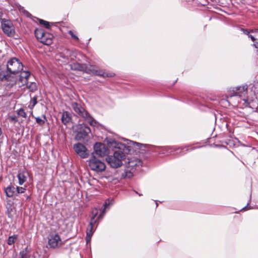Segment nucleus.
Masks as SVG:
<instances>
[{
	"label": "nucleus",
	"instance_id": "27",
	"mask_svg": "<svg viewBox=\"0 0 258 258\" xmlns=\"http://www.w3.org/2000/svg\"><path fill=\"white\" fill-rule=\"evenodd\" d=\"M17 114L18 115L22 116L23 117H26V113L24 111V109L22 108H20L17 111Z\"/></svg>",
	"mask_w": 258,
	"mask_h": 258
},
{
	"label": "nucleus",
	"instance_id": "11",
	"mask_svg": "<svg viewBox=\"0 0 258 258\" xmlns=\"http://www.w3.org/2000/svg\"><path fill=\"white\" fill-rule=\"evenodd\" d=\"M74 149L76 153L82 158L88 157L89 153L86 147L81 143H78L74 145Z\"/></svg>",
	"mask_w": 258,
	"mask_h": 258
},
{
	"label": "nucleus",
	"instance_id": "12",
	"mask_svg": "<svg viewBox=\"0 0 258 258\" xmlns=\"http://www.w3.org/2000/svg\"><path fill=\"white\" fill-rule=\"evenodd\" d=\"M247 91V86L244 85L242 86H238L234 88L232 92H230V95L232 96H239L240 97L244 96Z\"/></svg>",
	"mask_w": 258,
	"mask_h": 258
},
{
	"label": "nucleus",
	"instance_id": "31",
	"mask_svg": "<svg viewBox=\"0 0 258 258\" xmlns=\"http://www.w3.org/2000/svg\"><path fill=\"white\" fill-rule=\"evenodd\" d=\"M75 69L78 70H83L84 69V67L80 64H74Z\"/></svg>",
	"mask_w": 258,
	"mask_h": 258
},
{
	"label": "nucleus",
	"instance_id": "30",
	"mask_svg": "<svg viewBox=\"0 0 258 258\" xmlns=\"http://www.w3.org/2000/svg\"><path fill=\"white\" fill-rule=\"evenodd\" d=\"M36 121L37 123L41 125L44 124L45 123L44 120L42 119L39 117L36 118Z\"/></svg>",
	"mask_w": 258,
	"mask_h": 258
},
{
	"label": "nucleus",
	"instance_id": "37",
	"mask_svg": "<svg viewBox=\"0 0 258 258\" xmlns=\"http://www.w3.org/2000/svg\"><path fill=\"white\" fill-rule=\"evenodd\" d=\"M2 16H3V13H2V10L0 9V20H2Z\"/></svg>",
	"mask_w": 258,
	"mask_h": 258
},
{
	"label": "nucleus",
	"instance_id": "40",
	"mask_svg": "<svg viewBox=\"0 0 258 258\" xmlns=\"http://www.w3.org/2000/svg\"><path fill=\"white\" fill-rule=\"evenodd\" d=\"M249 205V203L247 204V205H246V206L244 207V208H243L242 209H245L246 208V207L248 206V205Z\"/></svg>",
	"mask_w": 258,
	"mask_h": 258
},
{
	"label": "nucleus",
	"instance_id": "23",
	"mask_svg": "<svg viewBox=\"0 0 258 258\" xmlns=\"http://www.w3.org/2000/svg\"><path fill=\"white\" fill-rule=\"evenodd\" d=\"M30 75V73L29 72L24 71L23 72H21L20 76V80L22 81L23 79H25L27 80L28 78L29 77Z\"/></svg>",
	"mask_w": 258,
	"mask_h": 258
},
{
	"label": "nucleus",
	"instance_id": "42",
	"mask_svg": "<svg viewBox=\"0 0 258 258\" xmlns=\"http://www.w3.org/2000/svg\"><path fill=\"white\" fill-rule=\"evenodd\" d=\"M131 176H132V173L130 172V175H128V176L130 177Z\"/></svg>",
	"mask_w": 258,
	"mask_h": 258
},
{
	"label": "nucleus",
	"instance_id": "17",
	"mask_svg": "<svg viewBox=\"0 0 258 258\" xmlns=\"http://www.w3.org/2000/svg\"><path fill=\"white\" fill-rule=\"evenodd\" d=\"M71 120V116L70 113L68 111H64L62 113L61 115V121L62 122L67 124Z\"/></svg>",
	"mask_w": 258,
	"mask_h": 258
},
{
	"label": "nucleus",
	"instance_id": "6",
	"mask_svg": "<svg viewBox=\"0 0 258 258\" xmlns=\"http://www.w3.org/2000/svg\"><path fill=\"white\" fill-rule=\"evenodd\" d=\"M86 71L88 73L94 75H96L103 78L112 77L114 76V74L112 72H106L103 70L98 69L95 66H90L86 67Z\"/></svg>",
	"mask_w": 258,
	"mask_h": 258
},
{
	"label": "nucleus",
	"instance_id": "35",
	"mask_svg": "<svg viewBox=\"0 0 258 258\" xmlns=\"http://www.w3.org/2000/svg\"><path fill=\"white\" fill-rule=\"evenodd\" d=\"M251 32H254L255 34L257 35V37H258V29H255L254 31L251 30Z\"/></svg>",
	"mask_w": 258,
	"mask_h": 258
},
{
	"label": "nucleus",
	"instance_id": "21",
	"mask_svg": "<svg viewBox=\"0 0 258 258\" xmlns=\"http://www.w3.org/2000/svg\"><path fill=\"white\" fill-rule=\"evenodd\" d=\"M27 87L30 91L34 92L37 89L36 84L34 82H31L27 84Z\"/></svg>",
	"mask_w": 258,
	"mask_h": 258
},
{
	"label": "nucleus",
	"instance_id": "36",
	"mask_svg": "<svg viewBox=\"0 0 258 258\" xmlns=\"http://www.w3.org/2000/svg\"><path fill=\"white\" fill-rule=\"evenodd\" d=\"M253 45L255 46V48H258V41L255 42L253 44Z\"/></svg>",
	"mask_w": 258,
	"mask_h": 258
},
{
	"label": "nucleus",
	"instance_id": "10",
	"mask_svg": "<svg viewBox=\"0 0 258 258\" xmlns=\"http://www.w3.org/2000/svg\"><path fill=\"white\" fill-rule=\"evenodd\" d=\"M48 244L50 247L55 248L62 245V242L59 236L56 233H51L49 235Z\"/></svg>",
	"mask_w": 258,
	"mask_h": 258
},
{
	"label": "nucleus",
	"instance_id": "7",
	"mask_svg": "<svg viewBox=\"0 0 258 258\" xmlns=\"http://www.w3.org/2000/svg\"><path fill=\"white\" fill-rule=\"evenodd\" d=\"M92 214H93V216L92 217L91 219V221L89 223V224L87 228L86 231V242L87 243H89L91 241V237L93 235V226L97 222V219L96 218L97 214L98 212L97 209H95L92 211Z\"/></svg>",
	"mask_w": 258,
	"mask_h": 258
},
{
	"label": "nucleus",
	"instance_id": "24",
	"mask_svg": "<svg viewBox=\"0 0 258 258\" xmlns=\"http://www.w3.org/2000/svg\"><path fill=\"white\" fill-rule=\"evenodd\" d=\"M37 96H34L31 99L30 104L28 106V107L31 109H32L33 108V107L35 106V105L37 104Z\"/></svg>",
	"mask_w": 258,
	"mask_h": 258
},
{
	"label": "nucleus",
	"instance_id": "34",
	"mask_svg": "<svg viewBox=\"0 0 258 258\" xmlns=\"http://www.w3.org/2000/svg\"><path fill=\"white\" fill-rule=\"evenodd\" d=\"M10 119H11V120L12 121H17V117L15 116H11L10 117Z\"/></svg>",
	"mask_w": 258,
	"mask_h": 258
},
{
	"label": "nucleus",
	"instance_id": "33",
	"mask_svg": "<svg viewBox=\"0 0 258 258\" xmlns=\"http://www.w3.org/2000/svg\"><path fill=\"white\" fill-rule=\"evenodd\" d=\"M241 30L244 32V34H245L247 35H248L249 34V32L247 30L241 29Z\"/></svg>",
	"mask_w": 258,
	"mask_h": 258
},
{
	"label": "nucleus",
	"instance_id": "15",
	"mask_svg": "<svg viewBox=\"0 0 258 258\" xmlns=\"http://www.w3.org/2000/svg\"><path fill=\"white\" fill-rule=\"evenodd\" d=\"M127 165L126 167L131 170L136 169L137 167L142 166V161L138 158L127 159Z\"/></svg>",
	"mask_w": 258,
	"mask_h": 258
},
{
	"label": "nucleus",
	"instance_id": "19",
	"mask_svg": "<svg viewBox=\"0 0 258 258\" xmlns=\"http://www.w3.org/2000/svg\"><path fill=\"white\" fill-rule=\"evenodd\" d=\"M15 187L13 186H8L5 189L6 195L8 197H12L15 193Z\"/></svg>",
	"mask_w": 258,
	"mask_h": 258
},
{
	"label": "nucleus",
	"instance_id": "14",
	"mask_svg": "<svg viewBox=\"0 0 258 258\" xmlns=\"http://www.w3.org/2000/svg\"><path fill=\"white\" fill-rule=\"evenodd\" d=\"M60 57L66 59V61H69L74 59V57H75L74 52L69 49L65 48L62 50L59 53Z\"/></svg>",
	"mask_w": 258,
	"mask_h": 258
},
{
	"label": "nucleus",
	"instance_id": "25",
	"mask_svg": "<svg viewBox=\"0 0 258 258\" xmlns=\"http://www.w3.org/2000/svg\"><path fill=\"white\" fill-rule=\"evenodd\" d=\"M28 251H27V248L20 251V258H28Z\"/></svg>",
	"mask_w": 258,
	"mask_h": 258
},
{
	"label": "nucleus",
	"instance_id": "18",
	"mask_svg": "<svg viewBox=\"0 0 258 258\" xmlns=\"http://www.w3.org/2000/svg\"><path fill=\"white\" fill-rule=\"evenodd\" d=\"M112 201H113L112 200L110 201L109 200H108L105 201V202L103 204L104 209L102 210L101 213L100 214V215L98 216L97 219H100V218H102V217L103 216V215L105 212L106 209H107L110 205H112L113 204Z\"/></svg>",
	"mask_w": 258,
	"mask_h": 258
},
{
	"label": "nucleus",
	"instance_id": "16",
	"mask_svg": "<svg viewBox=\"0 0 258 258\" xmlns=\"http://www.w3.org/2000/svg\"><path fill=\"white\" fill-rule=\"evenodd\" d=\"M28 174V173L25 171H21L18 173L17 177L20 185H23L26 181Z\"/></svg>",
	"mask_w": 258,
	"mask_h": 258
},
{
	"label": "nucleus",
	"instance_id": "20",
	"mask_svg": "<svg viewBox=\"0 0 258 258\" xmlns=\"http://www.w3.org/2000/svg\"><path fill=\"white\" fill-rule=\"evenodd\" d=\"M18 236L16 234L9 236L7 241L8 244L9 245L13 244L15 242V240L18 238Z\"/></svg>",
	"mask_w": 258,
	"mask_h": 258
},
{
	"label": "nucleus",
	"instance_id": "28",
	"mask_svg": "<svg viewBox=\"0 0 258 258\" xmlns=\"http://www.w3.org/2000/svg\"><path fill=\"white\" fill-rule=\"evenodd\" d=\"M17 191L19 194H23L25 192L26 190V186L24 187H19L17 186L16 188Z\"/></svg>",
	"mask_w": 258,
	"mask_h": 258
},
{
	"label": "nucleus",
	"instance_id": "8",
	"mask_svg": "<svg viewBox=\"0 0 258 258\" xmlns=\"http://www.w3.org/2000/svg\"><path fill=\"white\" fill-rule=\"evenodd\" d=\"M2 28L4 33L8 36H13L15 33L14 26L10 20L2 19Z\"/></svg>",
	"mask_w": 258,
	"mask_h": 258
},
{
	"label": "nucleus",
	"instance_id": "39",
	"mask_svg": "<svg viewBox=\"0 0 258 258\" xmlns=\"http://www.w3.org/2000/svg\"><path fill=\"white\" fill-rule=\"evenodd\" d=\"M135 192L137 194L139 195V196H142V194H139V193H138L137 191H135Z\"/></svg>",
	"mask_w": 258,
	"mask_h": 258
},
{
	"label": "nucleus",
	"instance_id": "13",
	"mask_svg": "<svg viewBox=\"0 0 258 258\" xmlns=\"http://www.w3.org/2000/svg\"><path fill=\"white\" fill-rule=\"evenodd\" d=\"M94 149L96 155L102 157L107 154V150L103 144L96 143L94 146Z\"/></svg>",
	"mask_w": 258,
	"mask_h": 258
},
{
	"label": "nucleus",
	"instance_id": "32",
	"mask_svg": "<svg viewBox=\"0 0 258 258\" xmlns=\"http://www.w3.org/2000/svg\"><path fill=\"white\" fill-rule=\"evenodd\" d=\"M248 36V37L250 38L252 41H254L255 40H256L255 42L258 41V38H257L256 35H252L251 34H249Z\"/></svg>",
	"mask_w": 258,
	"mask_h": 258
},
{
	"label": "nucleus",
	"instance_id": "3",
	"mask_svg": "<svg viewBox=\"0 0 258 258\" xmlns=\"http://www.w3.org/2000/svg\"><path fill=\"white\" fill-rule=\"evenodd\" d=\"M88 162L91 169L97 172H102L106 169L105 163L100 159L99 157H96L94 153L92 154Z\"/></svg>",
	"mask_w": 258,
	"mask_h": 258
},
{
	"label": "nucleus",
	"instance_id": "43",
	"mask_svg": "<svg viewBox=\"0 0 258 258\" xmlns=\"http://www.w3.org/2000/svg\"><path fill=\"white\" fill-rule=\"evenodd\" d=\"M178 150H181V149H178L177 150L176 153H178Z\"/></svg>",
	"mask_w": 258,
	"mask_h": 258
},
{
	"label": "nucleus",
	"instance_id": "9",
	"mask_svg": "<svg viewBox=\"0 0 258 258\" xmlns=\"http://www.w3.org/2000/svg\"><path fill=\"white\" fill-rule=\"evenodd\" d=\"M90 132L89 127L84 123L80 124L78 126L76 138L80 140L84 139Z\"/></svg>",
	"mask_w": 258,
	"mask_h": 258
},
{
	"label": "nucleus",
	"instance_id": "5",
	"mask_svg": "<svg viewBox=\"0 0 258 258\" xmlns=\"http://www.w3.org/2000/svg\"><path fill=\"white\" fill-rule=\"evenodd\" d=\"M7 67L8 73L15 75L22 70L23 64L17 58L13 57L8 61Z\"/></svg>",
	"mask_w": 258,
	"mask_h": 258
},
{
	"label": "nucleus",
	"instance_id": "2",
	"mask_svg": "<svg viewBox=\"0 0 258 258\" xmlns=\"http://www.w3.org/2000/svg\"><path fill=\"white\" fill-rule=\"evenodd\" d=\"M72 107L74 111L80 117L83 118L84 121L89 123L90 125L95 126L97 124V121L90 115V114L83 107L81 104L76 102L72 104Z\"/></svg>",
	"mask_w": 258,
	"mask_h": 258
},
{
	"label": "nucleus",
	"instance_id": "41",
	"mask_svg": "<svg viewBox=\"0 0 258 258\" xmlns=\"http://www.w3.org/2000/svg\"><path fill=\"white\" fill-rule=\"evenodd\" d=\"M2 134V131L1 128L0 127V136H1Z\"/></svg>",
	"mask_w": 258,
	"mask_h": 258
},
{
	"label": "nucleus",
	"instance_id": "29",
	"mask_svg": "<svg viewBox=\"0 0 258 258\" xmlns=\"http://www.w3.org/2000/svg\"><path fill=\"white\" fill-rule=\"evenodd\" d=\"M69 34L75 40L79 41V38L77 36H76L73 31L70 30L69 31Z\"/></svg>",
	"mask_w": 258,
	"mask_h": 258
},
{
	"label": "nucleus",
	"instance_id": "22",
	"mask_svg": "<svg viewBox=\"0 0 258 258\" xmlns=\"http://www.w3.org/2000/svg\"><path fill=\"white\" fill-rule=\"evenodd\" d=\"M7 80L9 81L10 79H9V76L8 74H6V72L0 71V80Z\"/></svg>",
	"mask_w": 258,
	"mask_h": 258
},
{
	"label": "nucleus",
	"instance_id": "26",
	"mask_svg": "<svg viewBox=\"0 0 258 258\" xmlns=\"http://www.w3.org/2000/svg\"><path fill=\"white\" fill-rule=\"evenodd\" d=\"M39 22L40 24L43 25L46 28H47V29L50 28V26L49 23L48 22L43 20L42 19H39Z\"/></svg>",
	"mask_w": 258,
	"mask_h": 258
},
{
	"label": "nucleus",
	"instance_id": "4",
	"mask_svg": "<svg viewBox=\"0 0 258 258\" xmlns=\"http://www.w3.org/2000/svg\"><path fill=\"white\" fill-rule=\"evenodd\" d=\"M35 35L37 39L44 44L48 45L52 43L53 38L52 34L45 32L42 29H36L35 31Z\"/></svg>",
	"mask_w": 258,
	"mask_h": 258
},
{
	"label": "nucleus",
	"instance_id": "38",
	"mask_svg": "<svg viewBox=\"0 0 258 258\" xmlns=\"http://www.w3.org/2000/svg\"><path fill=\"white\" fill-rule=\"evenodd\" d=\"M24 13H25V14H26V15L27 16H28L30 15V14H29V13L27 11H24Z\"/></svg>",
	"mask_w": 258,
	"mask_h": 258
},
{
	"label": "nucleus",
	"instance_id": "44",
	"mask_svg": "<svg viewBox=\"0 0 258 258\" xmlns=\"http://www.w3.org/2000/svg\"><path fill=\"white\" fill-rule=\"evenodd\" d=\"M156 207H157L158 206V204H157V202H156Z\"/></svg>",
	"mask_w": 258,
	"mask_h": 258
},
{
	"label": "nucleus",
	"instance_id": "45",
	"mask_svg": "<svg viewBox=\"0 0 258 258\" xmlns=\"http://www.w3.org/2000/svg\"><path fill=\"white\" fill-rule=\"evenodd\" d=\"M243 100H244V101H245V102H246V101H247V100H245V99H243Z\"/></svg>",
	"mask_w": 258,
	"mask_h": 258
},
{
	"label": "nucleus",
	"instance_id": "1",
	"mask_svg": "<svg viewBox=\"0 0 258 258\" xmlns=\"http://www.w3.org/2000/svg\"><path fill=\"white\" fill-rule=\"evenodd\" d=\"M127 141V146L117 142L114 139H107V143L108 147L115 149L113 155L108 156L106 160L108 164L112 168H116L122 165V161L125 159V153L133 151H137L142 147H148L150 145L142 144L132 141Z\"/></svg>",
	"mask_w": 258,
	"mask_h": 258
}]
</instances>
